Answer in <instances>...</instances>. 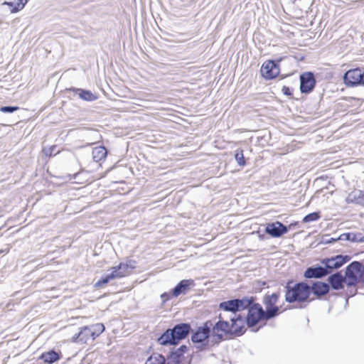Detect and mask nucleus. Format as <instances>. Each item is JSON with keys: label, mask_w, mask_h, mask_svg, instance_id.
<instances>
[{"label": "nucleus", "mask_w": 364, "mask_h": 364, "mask_svg": "<svg viewBox=\"0 0 364 364\" xmlns=\"http://www.w3.org/2000/svg\"><path fill=\"white\" fill-rule=\"evenodd\" d=\"M191 331V324L188 323H180L173 328L166 329L158 338L159 344L167 346H176L179 342L185 339Z\"/></svg>", "instance_id": "nucleus-1"}, {"label": "nucleus", "mask_w": 364, "mask_h": 364, "mask_svg": "<svg viewBox=\"0 0 364 364\" xmlns=\"http://www.w3.org/2000/svg\"><path fill=\"white\" fill-rule=\"evenodd\" d=\"M285 289V301L289 304L294 302L303 303L310 301L309 300V285L305 282H299L294 284L292 280H289L286 285Z\"/></svg>", "instance_id": "nucleus-2"}, {"label": "nucleus", "mask_w": 364, "mask_h": 364, "mask_svg": "<svg viewBox=\"0 0 364 364\" xmlns=\"http://www.w3.org/2000/svg\"><path fill=\"white\" fill-rule=\"evenodd\" d=\"M212 321H206L203 326H199L193 332L191 341L194 343L198 351H202L209 346V339L211 336Z\"/></svg>", "instance_id": "nucleus-3"}, {"label": "nucleus", "mask_w": 364, "mask_h": 364, "mask_svg": "<svg viewBox=\"0 0 364 364\" xmlns=\"http://www.w3.org/2000/svg\"><path fill=\"white\" fill-rule=\"evenodd\" d=\"M346 284L348 287H355L358 283L364 284V270L363 264L359 261H353L346 268Z\"/></svg>", "instance_id": "nucleus-4"}, {"label": "nucleus", "mask_w": 364, "mask_h": 364, "mask_svg": "<svg viewBox=\"0 0 364 364\" xmlns=\"http://www.w3.org/2000/svg\"><path fill=\"white\" fill-rule=\"evenodd\" d=\"M245 323L250 328L255 327L261 321H269L264 310L259 303H255L248 310L245 318Z\"/></svg>", "instance_id": "nucleus-5"}, {"label": "nucleus", "mask_w": 364, "mask_h": 364, "mask_svg": "<svg viewBox=\"0 0 364 364\" xmlns=\"http://www.w3.org/2000/svg\"><path fill=\"white\" fill-rule=\"evenodd\" d=\"M210 331L212 341L215 343H219L224 341L225 336H231L229 322L222 319L220 315L219 320L214 325L212 324Z\"/></svg>", "instance_id": "nucleus-6"}, {"label": "nucleus", "mask_w": 364, "mask_h": 364, "mask_svg": "<svg viewBox=\"0 0 364 364\" xmlns=\"http://www.w3.org/2000/svg\"><path fill=\"white\" fill-rule=\"evenodd\" d=\"M279 296V292H274L272 294H266L263 297L262 302L265 306L264 313L269 320L279 314V307L276 306Z\"/></svg>", "instance_id": "nucleus-7"}, {"label": "nucleus", "mask_w": 364, "mask_h": 364, "mask_svg": "<svg viewBox=\"0 0 364 364\" xmlns=\"http://www.w3.org/2000/svg\"><path fill=\"white\" fill-rule=\"evenodd\" d=\"M281 60L282 58L264 62L261 68L262 76L266 80H272L277 77L280 71L279 63Z\"/></svg>", "instance_id": "nucleus-8"}, {"label": "nucleus", "mask_w": 364, "mask_h": 364, "mask_svg": "<svg viewBox=\"0 0 364 364\" xmlns=\"http://www.w3.org/2000/svg\"><path fill=\"white\" fill-rule=\"evenodd\" d=\"M297 225L296 223H291L288 227L279 221L268 223L265 228V232L272 237H279L286 234L289 229Z\"/></svg>", "instance_id": "nucleus-9"}, {"label": "nucleus", "mask_w": 364, "mask_h": 364, "mask_svg": "<svg viewBox=\"0 0 364 364\" xmlns=\"http://www.w3.org/2000/svg\"><path fill=\"white\" fill-rule=\"evenodd\" d=\"M343 80L348 86L364 85V71L360 69L350 70L344 74Z\"/></svg>", "instance_id": "nucleus-10"}, {"label": "nucleus", "mask_w": 364, "mask_h": 364, "mask_svg": "<svg viewBox=\"0 0 364 364\" xmlns=\"http://www.w3.org/2000/svg\"><path fill=\"white\" fill-rule=\"evenodd\" d=\"M316 79L311 72L304 73L300 75V91L303 94H309L316 86Z\"/></svg>", "instance_id": "nucleus-11"}, {"label": "nucleus", "mask_w": 364, "mask_h": 364, "mask_svg": "<svg viewBox=\"0 0 364 364\" xmlns=\"http://www.w3.org/2000/svg\"><path fill=\"white\" fill-rule=\"evenodd\" d=\"M230 321L231 323L230 324V328L231 331V336L238 337L245 333V320L241 315L239 314L236 317L230 318Z\"/></svg>", "instance_id": "nucleus-12"}, {"label": "nucleus", "mask_w": 364, "mask_h": 364, "mask_svg": "<svg viewBox=\"0 0 364 364\" xmlns=\"http://www.w3.org/2000/svg\"><path fill=\"white\" fill-rule=\"evenodd\" d=\"M194 286L195 282L193 279H183L172 289L171 294L174 297H178L181 294H186Z\"/></svg>", "instance_id": "nucleus-13"}, {"label": "nucleus", "mask_w": 364, "mask_h": 364, "mask_svg": "<svg viewBox=\"0 0 364 364\" xmlns=\"http://www.w3.org/2000/svg\"><path fill=\"white\" fill-rule=\"evenodd\" d=\"M188 347L182 345L177 349L170 352L167 358V364H182L184 354L187 352Z\"/></svg>", "instance_id": "nucleus-14"}, {"label": "nucleus", "mask_w": 364, "mask_h": 364, "mask_svg": "<svg viewBox=\"0 0 364 364\" xmlns=\"http://www.w3.org/2000/svg\"><path fill=\"white\" fill-rule=\"evenodd\" d=\"M330 291V286L328 283L316 281L309 285V294L313 293L316 297L321 298L327 294Z\"/></svg>", "instance_id": "nucleus-15"}, {"label": "nucleus", "mask_w": 364, "mask_h": 364, "mask_svg": "<svg viewBox=\"0 0 364 364\" xmlns=\"http://www.w3.org/2000/svg\"><path fill=\"white\" fill-rule=\"evenodd\" d=\"M327 275V271H326L324 267L321 265L309 267L304 273V277L306 279H321Z\"/></svg>", "instance_id": "nucleus-16"}, {"label": "nucleus", "mask_w": 364, "mask_h": 364, "mask_svg": "<svg viewBox=\"0 0 364 364\" xmlns=\"http://www.w3.org/2000/svg\"><path fill=\"white\" fill-rule=\"evenodd\" d=\"M328 282L330 288H332L334 290H341L344 287L346 279L343 277L341 272H336L328 277Z\"/></svg>", "instance_id": "nucleus-17"}, {"label": "nucleus", "mask_w": 364, "mask_h": 364, "mask_svg": "<svg viewBox=\"0 0 364 364\" xmlns=\"http://www.w3.org/2000/svg\"><path fill=\"white\" fill-rule=\"evenodd\" d=\"M90 339L92 341V335L89 326L81 328L79 333H75L72 338L73 342L82 344L87 343Z\"/></svg>", "instance_id": "nucleus-18"}, {"label": "nucleus", "mask_w": 364, "mask_h": 364, "mask_svg": "<svg viewBox=\"0 0 364 364\" xmlns=\"http://www.w3.org/2000/svg\"><path fill=\"white\" fill-rule=\"evenodd\" d=\"M62 358L61 353L55 351L54 349L44 352L38 357L39 360L44 362V364H53Z\"/></svg>", "instance_id": "nucleus-19"}, {"label": "nucleus", "mask_w": 364, "mask_h": 364, "mask_svg": "<svg viewBox=\"0 0 364 364\" xmlns=\"http://www.w3.org/2000/svg\"><path fill=\"white\" fill-rule=\"evenodd\" d=\"M219 309L234 314L238 312L237 299H232L220 302Z\"/></svg>", "instance_id": "nucleus-20"}, {"label": "nucleus", "mask_w": 364, "mask_h": 364, "mask_svg": "<svg viewBox=\"0 0 364 364\" xmlns=\"http://www.w3.org/2000/svg\"><path fill=\"white\" fill-rule=\"evenodd\" d=\"M27 3V0H9L4 1L3 5H6L10 8L11 13H16L22 10Z\"/></svg>", "instance_id": "nucleus-21"}, {"label": "nucleus", "mask_w": 364, "mask_h": 364, "mask_svg": "<svg viewBox=\"0 0 364 364\" xmlns=\"http://www.w3.org/2000/svg\"><path fill=\"white\" fill-rule=\"evenodd\" d=\"M338 239L353 242H364V235L361 232H346L341 235Z\"/></svg>", "instance_id": "nucleus-22"}, {"label": "nucleus", "mask_w": 364, "mask_h": 364, "mask_svg": "<svg viewBox=\"0 0 364 364\" xmlns=\"http://www.w3.org/2000/svg\"><path fill=\"white\" fill-rule=\"evenodd\" d=\"M255 303V298L253 296H244L237 299L238 311L248 310Z\"/></svg>", "instance_id": "nucleus-23"}, {"label": "nucleus", "mask_w": 364, "mask_h": 364, "mask_svg": "<svg viewBox=\"0 0 364 364\" xmlns=\"http://www.w3.org/2000/svg\"><path fill=\"white\" fill-rule=\"evenodd\" d=\"M92 159L95 162H100L105 159L107 151L104 146H97L92 149Z\"/></svg>", "instance_id": "nucleus-24"}, {"label": "nucleus", "mask_w": 364, "mask_h": 364, "mask_svg": "<svg viewBox=\"0 0 364 364\" xmlns=\"http://www.w3.org/2000/svg\"><path fill=\"white\" fill-rule=\"evenodd\" d=\"M347 200L357 204H364V191L355 190L351 192L348 195Z\"/></svg>", "instance_id": "nucleus-25"}, {"label": "nucleus", "mask_w": 364, "mask_h": 364, "mask_svg": "<svg viewBox=\"0 0 364 364\" xmlns=\"http://www.w3.org/2000/svg\"><path fill=\"white\" fill-rule=\"evenodd\" d=\"M75 92L79 95L80 98L85 101L92 102L97 99V96L90 90L76 89Z\"/></svg>", "instance_id": "nucleus-26"}, {"label": "nucleus", "mask_w": 364, "mask_h": 364, "mask_svg": "<svg viewBox=\"0 0 364 364\" xmlns=\"http://www.w3.org/2000/svg\"><path fill=\"white\" fill-rule=\"evenodd\" d=\"M321 263L323 264L325 270L327 271L328 275L331 274L333 270L337 269L336 264L333 257L323 258L321 259Z\"/></svg>", "instance_id": "nucleus-27"}, {"label": "nucleus", "mask_w": 364, "mask_h": 364, "mask_svg": "<svg viewBox=\"0 0 364 364\" xmlns=\"http://www.w3.org/2000/svg\"><path fill=\"white\" fill-rule=\"evenodd\" d=\"M166 360L161 354L154 353L146 361L145 364H166Z\"/></svg>", "instance_id": "nucleus-28"}, {"label": "nucleus", "mask_w": 364, "mask_h": 364, "mask_svg": "<svg viewBox=\"0 0 364 364\" xmlns=\"http://www.w3.org/2000/svg\"><path fill=\"white\" fill-rule=\"evenodd\" d=\"M89 328L92 335V341L98 337L105 329V326L100 323L89 326Z\"/></svg>", "instance_id": "nucleus-29"}, {"label": "nucleus", "mask_w": 364, "mask_h": 364, "mask_svg": "<svg viewBox=\"0 0 364 364\" xmlns=\"http://www.w3.org/2000/svg\"><path fill=\"white\" fill-rule=\"evenodd\" d=\"M333 259H334L336 264V266L338 269L350 260V256L347 255H338L333 256Z\"/></svg>", "instance_id": "nucleus-30"}, {"label": "nucleus", "mask_w": 364, "mask_h": 364, "mask_svg": "<svg viewBox=\"0 0 364 364\" xmlns=\"http://www.w3.org/2000/svg\"><path fill=\"white\" fill-rule=\"evenodd\" d=\"M114 274H108L102 277L95 284L94 287L97 289H99L104 286L105 284H107L110 280L114 279Z\"/></svg>", "instance_id": "nucleus-31"}, {"label": "nucleus", "mask_w": 364, "mask_h": 364, "mask_svg": "<svg viewBox=\"0 0 364 364\" xmlns=\"http://www.w3.org/2000/svg\"><path fill=\"white\" fill-rule=\"evenodd\" d=\"M321 218L320 212H313L305 215L302 220L304 223L314 222L319 220Z\"/></svg>", "instance_id": "nucleus-32"}, {"label": "nucleus", "mask_w": 364, "mask_h": 364, "mask_svg": "<svg viewBox=\"0 0 364 364\" xmlns=\"http://www.w3.org/2000/svg\"><path fill=\"white\" fill-rule=\"evenodd\" d=\"M235 159L239 166H245V160L243 154V151L242 149H237L235 151Z\"/></svg>", "instance_id": "nucleus-33"}, {"label": "nucleus", "mask_w": 364, "mask_h": 364, "mask_svg": "<svg viewBox=\"0 0 364 364\" xmlns=\"http://www.w3.org/2000/svg\"><path fill=\"white\" fill-rule=\"evenodd\" d=\"M338 240H341L338 239V237H337V238L331 237H330L329 235H324L321 237L320 244L328 245V244L333 243Z\"/></svg>", "instance_id": "nucleus-34"}, {"label": "nucleus", "mask_w": 364, "mask_h": 364, "mask_svg": "<svg viewBox=\"0 0 364 364\" xmlns=\"http://www.w3.org/2000/svg\"><path fill=\"white\" fill-rule=\"evenodd\" d=\"M117 269L120 270L121 274H122V277L129 274L131 272L127 267V264L125 262H120L117 265Z\"/></svg>", "instance_id": "nucleus-35"}, {"label": "nucleus", "mask_w": 364, "mask_h": 364, "mask_svg": "<svg viewBox=\"0 0 364 364\" xmlns=\"http://www.w3.org/2000/svg\"><path fill=\"white\" fill-rule=\"evenodd\" d=\"M19 109L17 106H2L0 107V112L4 113H13Z\"/></svg>", "instance_id": "nucleus-36"}, {"label": "nucleus", "mask_w": 364, "mask_h": 364, "mask_svg": "<svg viewBox=\"0 0 364 364\" xmlns=\"http://www.w3.org/2000/svg\"><path fill=\"white\" fill-rule=\"evenodd\" d=\"M56 149V146H52L48 148H43V151L46 156H51L53 155H55L57 152H55Z\"/></svg>", "instance_id": "nucleus-37"}, {"label": "nucleus", "mask_w": 364, "mask_h": 364, "mask_svg": "<svg viewBox=\"0 0 364 364\" xmlns=\"http://www.w3.org/2000/svg\"><path fill=\"white\" fill-rule=\"evenodd\" d=\"M111 270H112V272L110 273H109L108 274H114L115 276L114 279L122 277V274H121L120 270L119 269H117V265L112 267Z\"/></svg>", "instance_id": "nucleus-38"}, {"label": "nucleus", "mask_w": 364, "mask_h": 364, "mask_svg": "<svg viewBox=\"0 0 364 364\" xmlns=\"http://www.w3.org/2000/svg\"><path fill=\"white\" fill-rule=\"evenodd\" d=\"M282 93L288 97H291L293 95L292 90L287 86H283L282 88Z\"/></svg>", "instance_id": "nucleus-39"}, {"label": "nucleus", "mask_w": 364, "mask_h": 364, "mask_svg": "<svg viewBox=\"0 0 364 364\" xmlns=\"http://www.w3.org/2000/svg\"><path fill=\"white\" fill-rule=\"evenodd\" d=\"M125 264H127V267L129 269V271L132 272V271L135 269L136 267V261L133 259H129L125 262Z\"/></svg>", "instance_id": "nucleus-40"}, {"label": "nucleus", "mask_w": 364, "mask_h": 364, "mask_svg": "<svg viewBox=\"0 0 364 364\" xmlns=\"http://www.w3.org/2000/svg\"><path fill=\"white\" fill-rule=\"evenodd\" d=\"M172 294H171V291L168 293V292H164L161 295V298L163 301L164 303H165L166 301H168L169 299H171V298Z\"/></svg>", "instance_id": "nucleus-41"}, {"label": "nucleus", "mask_w": 364, "mask_h": 364, "mask_svg": "<svg viewBox=\"0 0 364 364\" xmlns=\"http://www.w3.org/2000/svg\"><path fill=\"white\" fill-rule=\"evenodd\" d=\"M294 58L297 61H302L304 59V56L301 54H298Z\"/></svg>", "instance_id": "nucleus-42"}, {"label": "nucleus", "mask_w": 364, "mask_h": 364, "mask_svg": "<svg viewBox=\"0 0 364 364\" xmlns=\"http://www.w3.org/2000/svg\"><path fill=\"white\" fill-rule=\"evenodd\" d=\"M259 238L263 240L264 239V235H259Z\"/></svg>", "instance_id": "nucleus-43"}, {"label": "nucleus", "mask_w": 364, "mask_h": 364, "mask_svg": "<svg viewBox=\"0 0 364 364\" xmlns=\"http://www.w3.org/2000/svg\"><path fill=\"white\" fill-rule=\"evenodd\" d=\"M355 294V293H351L349 296H353Z\"/></svg>", "instance_id": "nucleus-44"}, {"label": "nucleus", "mask_w": 364, "mask_h": 364, "mask_svg": "<svg viewBox=\"0 0 364 364\" xmlns=\"http://www.w3.org/2000/svg\"><path fill=\"white\" fill-rule=\"evenodd\" d=\"M258 330H259V328H257V329H256V330H255L254 331H255V332H257V331H258Z\"/></svg>", "instance_id": "nucleus-45"}]
</instances>
